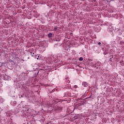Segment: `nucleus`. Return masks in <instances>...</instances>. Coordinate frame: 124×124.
Listing matches in <instances>:
<instances>
[{
    "label": "nucleus",
    "mask_w": 124,
    "mask_h": 124,
    "mask_svg": "<svg viewBox=\"0 0 124 124\" xmlns=\"http://www.w3.org/2000/svg\"><path fill=\"white\" fill-rule=\"evenodd\" d=\"M92 65L93 67H98V66H100V63L99 62H97L95 64H92Z\"/></svg>",
    "instance_id": "nucleus-1"
},
{
    "label": "nucleus",
    "mask_w": 124,
    "mask_h": 124,
    "mask_svg": "<svg viewBox=\"0 0 124 124\" xmlns=\"http://www.w3.org/2000/svg\"><path fill=\"white\" fill-rule=\"evenodd\" d=\"M73 91H74L75 92H76L77 91H78V90H79V88H78V86L77 85H75L73 86Z\"/></svg>",
    "instance_id": "nucleus-2"
},
{
    "label": "nucleus",
    "mask_w": 124,
    "mask_h": 124,
    "mask_svg": "<svg viewBox=\"0 0 124 124\" xmlns=\"http://www.w3.org/2000/svg\"><path fill=\"white\" fill-rule=\"evenodd\" d=\"M56 41H61V37L59 36H56L55 37Z\"/></svg>",
    "instance_id": "nucleus-3"
},
{
    "label": "nucleus",
    "mask_w": 124,
    "mask_h": 124,
    "mask_svg": "<svg viewBox=\"0 0 124 124\" xmlns=\"http://www.w3.org/2000/svg\"><path fill=\"white\" fill-rule=\"evenodd\" d=\"M82 86L86 87L88 86V83L84 81L82 82Z\"/></svg>",
    "instance_id": "nucleus-4"
},
{
    "label": "nucleus",
    "mask_w": 124,
    "mask_h": 124,
    "mask_svg": "<svg viewBox=\"0 0 124 124\" xmlns=\"http://www.w3.org/2000/svg\"><path fill=\"white\" fill-rule=\"evenodd\" d=\"M48 37H53V33H49L48 34Z\"/></svg>",
    "instance_id": "nucleus-5"
},
{
    "label": "nucleus",
    "mask_w": 124,
    "mask_h": 124,
    "mask_svg": "<svg viewBox=\"0 0 124 124\" xmlns=\"http://www.w3.org/2000/svg\"><path fill=\"white\" fill-rule=\"evenodd\" d=\"M53 60V59H50V58H47V61H48V62H52V60Z\"/></svg>",
    "instance_id": "nucleus-6"
},
{
    "label": "nucleus",
    "mask_w": 124,
    "mask_h": 124,
    "mask_svg": "<svg viewBox=\"0 0 124 124\" xmlns=\"http://www.w3.org/2000/svg\"><path fill=\"white\" fill-rule=\"evenodd\" d=\"M83 57H80L79 58V61H80V62H82V61H83Z\"/></svg>",
    "instance_id": "nucleus-7"
},
{
    "label": "nucleus",
    "mask_w": 124,
    "mask_h": 124,
    "mask_svg": "<svg viewBox=\"0 0 124 124\" xmlns=\"http://www.w3.org/2000/svg\"><path fill=\"white\" fill-rule=\"evenodd\" d=\"M90 1H91L92 2H95L96 0H90Z\"/></svg>",
    "instance_id": "nucleus-8"
},
{
    "label": "nucleus",
    "mask_w": 124,
    "mask_h": 124,
    "mask_svg": "<svg viewBox=\"0 0 124 124\" xmlns=\"http://www.w3.org/2000/svg\"><path fill=\"white\" fill-rule=\"evenodd\" d=\"M31 57H33L34 56V53H31Z\"/></svg>",
    "instance_id": "nucleus-9"
},
{
    "label": "nucleus",
    "mask_w": 124,
    "mask_h": 124,
    "mask_svg": "<svg viewBox=\"0 0 124 124\" xmlns=\"http://www.w3.org/2000/svg\"><path fill=\"white\" fill-rule=\"evenodd\" d=\"M53 31H57V27H54L53 29Z\"/></svg>",
    "instance_id": "nucleus-10"
},
{
    "label": "nucleus",
    "mask_w": 124,
    "mask_h": 124,
    "mask_svg": "<svg viewBox=\"0 0 124 124\" xmlns=\"http://www.w3.org/2000/svg\"><path fill=\"white\" fill-rule=\"evenodd\" d=\"M98 45H100L101 44V43L98 42Z\"/></svg>",
    "instance_id": "nucleus-11"
},
{
    "label": "nucleus",
    "mask_w": 124,
    "mask_h": 124,
    "mask_svg": "<svg viewBox=\"0 0 124 124\" xmlns=\"http://www.w3.org/2000/svg\"><path fill=\"white\" fill-rule=\"evenodd\" d=\"M20 61H23V62H25V60H24V59H22Z\"/></svg>",
    "instance_id": "nucleus-12"
},
{
    "label": "nucleus",
    "mask_w": 124,
    "mask_h": 124,
    "mask_svg": "<svg viewBox=\"0 0 124 124\" xmlns=\"http://www.w3.org/2000/svg\"><path fill=\"white\" fill-rule=\"evenodd\" d=\"M21 97H23V95H21Z\"/></svg>",
    "instance_id": "nucleus-13"
},
{
    "label": "nucleus",
    "mask_w": 124,
    "mask_h": 124,
    "mask_svg": "<svg viewBox=\"0 0 124 124\" xmlns=\"http://www.w3.org/2000/svg\"><path fill=\"white\" fill-rule=\"evenodd\" d=\"M37 60H38V58H37Z\"/></svg>",
    "instance_id": "nucleus-14"
}]
</instances>
